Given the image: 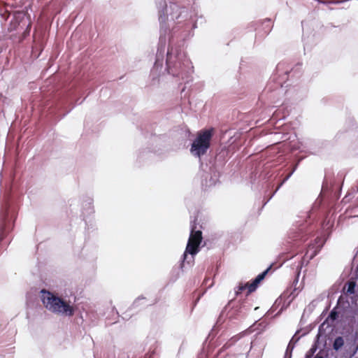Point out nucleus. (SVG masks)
<instances>
[{"label":"nucleus","instance_id":"nucleus-18","mask_svg":"<svg viewBox=\"0 0 358 358\" xmlns=\"http://www.w3.org/2000/svg\"><path fill=\"white\" fill-rule=\"evenodd\" d=\"M293 340H294V338H292V340L289 341V343L287 345V348L286 354H287L289 350L292 351L293 350V348H294V345L292 344Z\"/></svg>","mask_w":358,"mask_h":358},{"label":"nucleus","instance_id":"nucleus-5","mask_svg":"<svg viewBox=\"0 0 358 358\" xmlns=\"http://www.w3.org/2000/svg\"><path fill=\"white\" fill-rule=\"evenodd\" d=\"M196 227L194 224H191V231L188 239L185 252L182 255V262L180 267L182 268L184 262L187 259V253L190 254L192 256L195 255L199 252V246L202 241V232L200 230L196 229ZM193 259V257H192Z\"/></svg>","mask_w":358,"mask_h":358},{"label":"nucleus","instance_id":"nucleus-11","mask_svg":"<svg viewBox=\"0 0 358 358\" xmlns=\"http://www.w3.org/2000/svg\"><path fill=\"white\" fill-rule=\"evenodd\" d=\"M350 136L352 138L353 144L356 149H358V127L350 131Z\"/></svg>","mask_w":358,"mask_h":358},{"label":"nucleus","instance_id":"nucleus-17","mask_svg":"<svg viewBox=\"0 0 358 358\" xmlns=\"http://www.w3.org/2000/svg\"><path fill=\"white\" fill-rule=\"evenodd\" d=\"M337 317H338V313L336 310H332L329 315V318H330L332 320H335L337 319Z\"/></svg>","mask_w":358,"mask_h":358},{"label":"nucleus","instance_id":"nucleus-20","mask_svg":"<svg viewBox=\"0 0 358 358\" xmlns=\"http://www.w3.org/2000/svg\"><path fill=\"white\" fill-rule=\"evenodd\" d=\"M154 355H155L154 351L149 352L148 354L145 355L144 358H152Z\"/></svg>","mask_w":358,"mask_h":358},{"label":"nucleus","instance_id":"nucleus-1","mask_svg":"<svg viewBox=\"0 0 358 358\" xmlns=\"http://www.w3.org/2000/svg\"><path fill=\"white\" fill-rule=\"evenodd\" d=\"M191 27L189 29V35L185 27H181L175 25L173 30L171 28L165 33L160 29L161 35L159 37V43L156 54V59L154 66L151 70V76L152 79H156L161 73L167 71L169 74L174 77L180 78L188 83L192 80V75L194 72V66L191 60L187 57L186 53L183 51L180 46L174 43V37L178 30L182 29L180 36H176V38L185 41L187 38L192 36L190 29L196 28L195 23L192 24L189 22Z\"/></svg>","mask_w":358,"mask_h":358},{"label":"nucleus","instance_id":"nucleus-13","mask_svg":"<svg viewBox=\"0 0 358 358\" xmlns=\"http://www.w3.org/2000/svg\"><path fill=\"white\" fill-rule=\"evenodd\" d=\"M320 250V248H318L317 250L315 249H313V248H310L306 255H305V257L308 258V260H310L312 259L314 257H315L317 254V252H319V250Z\"/></svg>","mask_w":358,"mask_h":358},{"label":"nucleus","instance_id":"nucleus-3","mask_svg":"<svg viewBox=\"0 0 358 358\" xmlns=\"http://www.w3.org/2000/svg\"><path fill=\"white\" fill-rule=\"evenodd\" d=\"M41 299L45 308L53 314L62 317H72L75 313L73 302L58 296L46 289L41 291Z\"/></svg>","mask_w":358,"mask_h":358},{"label":"nucleus","instance_id":"nucleus-7","mask_svg":"<svg viewBox=\"0 0 358 358\" xmlns=\"http://www.w3.org/2000/svg\"><path fill=\"white\" fill-rule=\"evenodd\" d=\"M220 173L214 167H209L201 176V184L205 187H210L219 181Z\"/></svg>","mask_w":358,"mask_h":358},{"label":"nucleus","instance_id":"nucleus-24","mask_svg":"<svg viewBox=\"0 0 358 358\" xmlns=\"http://www.w3.org/2000/svg\"><path fill=\"white\" fill-rule=\"evenodd\" d=\"M357 348H358V346H357Z\"/></svg>","mask_w":358,"mask_h":358},{"label":"nucleus","instance_id":"nucleus-12","mask_svg":"<svg viewBox=\"0 0 358 358\" xmlns=\"http://www.w3.org/2000/svg\"><path fill=\"white\" fill-rule=\"evenodd\" d=\"M344 345V340L343 337L338 336L335 338L334 343H333V348L335 350H338L341 347Z\"/></svg>","mask_w":358,"mask_h":358},{"label":"nucleus","instance_id":"nucleus-6","mask_svg":"<svg viewBox=\"0 0 358 358\" xmlns=\"http://www.w3.org/2000/svg\"><path fill=\"white\" fill-rule=\"evenodd\" d=\"M14 227V218L8 213L2 214L0 219V242L3 241L12 231Z\"/></svg>","mask_w":358,"mask_h":358},{"label":"nucleus","instance_id":"nucleus-4","mask_svg":"<svg viewBox=\"0 0 358 358\" xmlns=\"http://www.w3.org/2000/svg\"><path fill=\"white\" fill-rule=\"evenodd\" d=\"M213 134V129L201 130L198 134L190 148V152L194 157L201 158V156L206 154L210 148Z\"/></svg>","mask_w":358,"mask_h":358},{"label":"nucleus","instance_id":"nucleus-15","mask_svg":"<svg viewBox=\"0 0 358 358\" xmlns=\"http://www.w3.org/2000/svg\"><path fill=\"white\" fill-rule=\"evenodd\" d=\"M296 167H297V164H296L294 166V167L293 168L292 171L285 177V178L281 182V183L278 186V187L276 188L275 189V192H277L280 188V187L284 184V182H285L294 173V172L296 171Z\"/></svg>","mask_w":358,"mask_h":358},{"label":"nucleus","instance_id":"nucleus-8","mask_svg":"<svg viewBox=\"0 0 358 358\" xmlns=\"http://www.w3.org/2000/svg\"><path fill=\"white\" fill-rule=\"evenodd\" d=\"M289 243L291 245L292 248H297L299 245L306 241V238L299 231L297 232H291L289 236Z\"/></svg>","mask_w":358,"mask_h":358},{"label":"nucleus","instance_id":"nucleus-19","mask_svg":"<svg viewBox=\"0 0 358 358\" xmlns=\"http://www.w3.org/2000/svg\"><path fill=\"white\" fill-rule=\"evenodd\" d=\"M345 0H330V1H320V2H322V3H340V2H342V1H344Z\"/></svg>","mask_w":358,"mask_h":358},{"label":"nucleus","instance_id":"nucleus-25","mask_svg":"<svg viewBox=\"0 0 358 358\" xmlns=\"http://www.w3.org/2000/svg\"><path fill=\"white\" fill-rule=\"evenodd\" d=\"M357 348H358V346H357Z\"/></svg>","mask_w":358,"mask_h":358},{"label":"nucleus","instance_id":"nucleus-23","mask_svg":"<svg viewBox=\"0 0 358 358\" xmlns=\"http://www.w3.org/2000/svg\"><path fill=\"white\" fill-rule=\"evenodd\" d=\"M314 358H322V357H319V356H317H317H316V357H315Z\"/></svg>","mask_w":358,"mask_h":358},{"label":"nucleus","instance_id":"nucleus-10","mask_svg":"<svg viewBox=\"0 0 358 358\" xmlns=\"http://www.w3.org/2000/svg\"><path fill=\"white\" fill-rule=\"evenodd\" d=\"M83 206V208L87 210V213H92L93 212V199L91 197H87Z\"/></svg>","mask_w":358,"mask_h":358},{"label":"nucleus","instance_id":"nucleus-14","mask_svg":"<svg viewBox=\"0 0 358 358\" xmlns=\"http://www.w3.org/2000/svg\"><path fill=\"white\" fill-rule=\"evenodd\" d=\"M250 284L248 282L245 284L240 283L239 285L237 287V289L235 290V293L236 295H238L241 294L243 291L247 289V292H248V285Z\"/></svg>","mask_w":358,"mask_h":358},{"label":"nucleus","instance_id":"nucleus-22","mask_svg":"<svg viewBox=\"0 0 358 358\" xmlns=\"http://www.w3.org/2000/svg\"><path fill=\"white\" fill-rule=\"evenodd\" d=\"M275 192H276L275 191V192L273 193V194L271 196V197H270V198H268V200H271V197H272V196L275 194Z\"/></svg>","mask_w":358,"mask_h":358},{"label":"nucleus","instance_id":"nucleus-9","mask_svg":"<svg viewBox=\"0 0 358 358\" xmlns=\"http://www.w3.org/2000/svg\"><path fill=\"white\" fill-rule=\"evenodd\" d=\"M268 269L269 268H267L262 273H259L251 283H249L250 285H248V294H250L256 290V289L258 287V285L264 279L268 271Z\"/></svg>","mask_w":358,"mask_h":358},{"label":"nucleus","instance_id":"nucleus-21","mask_svg":"<svg viewBox=\"0 0 358 358\" xmlns=\"http://www.w3.org/2000/svg\"><path fill=\"white\" fill-rule=\"evenodd\" d=\"M143 299H145V298H144V297H138V299H136L135 300V301L134 302L133 305H134V306H138V302H139L141 300H143Z\"/></svg>","mask_w":358,"mask_h":358},{"label":"nucleus","instance_id":"nucleus-16","mask_svg":"<svg viewBox=\"0 0 358 358\" xmlns=\"http://www.w3.org/2000/svg\"><path fill=\"white\" fill-rule=\"evenodd\" d=\"M355 284L354 282H350L348 284V292L350 294L355 293Z\"/></svg>","mask_w":358,"mask_h":358},{"label":"nucleus","instance_id":"nucleus-2","mask_svg":"<svg viewBox=\"0 0 358 358\" xmlns=\"http://www.w3.org/2000/svg\"><path fill=\"white\" fill-rule=\"evenodd\" d=\"M156 4L162 31L166 33L171 28L173 30L175 25H178L181 27H185L189 35V29L191 27L189 22L192 15L186 7L176 2H170L167 5L165 0H157Z\"/></svg>","mask_w":358,"mask_h":358}]
</instances>
